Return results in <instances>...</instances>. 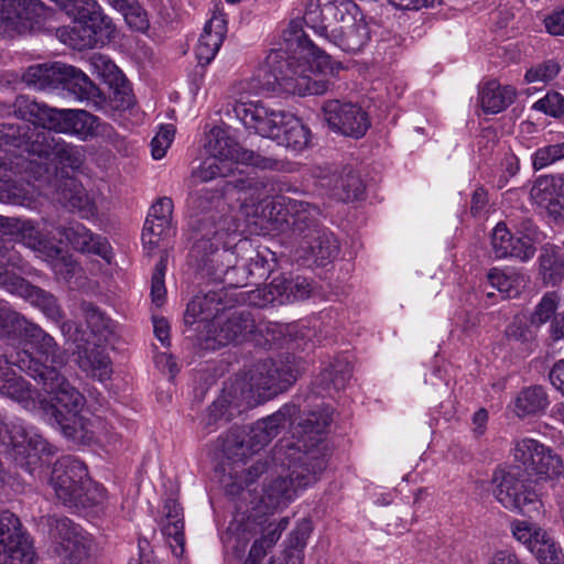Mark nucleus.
I'll list each match as a JSON object with an SVG mask.
<instances>
[{
  "label": "nucleus",
  "instance_id": "obj_44",
  "mask_svg": "<svg viewBox=\"0 0 564 564\" xmlns=\"http://www.w3.org/2000/svg\"><path fill=\"white\" fill-rule=\"evenodd\" d=\"M217 443L223 454L235 462L242 460L252 454L246 437V430L238 426L231 427L227 433L220 435Z\"/></svg>",
  "mask_w": 564,
  "mask_h": 564
},
{
  "label": "nucleus",
  "instance_id": "obj_61",
  "mask_svg": "<svg viewBox=\"0 0 564 564\" xmlns=\"http://www.w3.org/2000/svg\"><path fill=\"white\" fill-rule=\"evenodd\" d=\"M128 26L137 32H145L150 28V21L147 11L140 6L137 0H133L129 4V9L126 8L121 12Z\"/></svg>",
  "mask_w": 564,
  "mask_h": 564
},
{
  "label": "nucleus",
  "instance_id": "obj_11",
  "mask_svg": "<svg viewBox=\"0 0 564 564\" xmlns=\"http://www.w3.org/2000/svg\"><path fill=\"white\" fill-rule=\"evenodd\" d=\"M276 206L285 210V216L281 219L276 217L275 220L284 224L292 237L299 239L300 242L325 228L321 223L322 212L317 205L289 196H280L273 203L272 209H275ZM280 214L281 210L278 212V216Z\"/></svg>",
  "mask_w": 564,
  "mask_h": 564
},
{
  "label": "nucleus",
  "instance_id": "obj_18",
  "mask_svg": "<svg viewBox=\"0 0 564 564\" xmlns=\"http://www.w3.org/2000/svg\"><path fill=\"white\" fill-rule=\"evenodd\" d=\"M283 40L290 48L294 45H296V48H300V53L310 73H315L316 70L318 74L336 76L343 69L341 63L333 61L330 55L316 46L307 37L300 24L290 23L289 28L283 32Z\"/></svg>",
  "mask_w": 564,
  "mask_h": 564
},
{
  "label": "nucleus",
  "instance_id": "obj_34",
  "mask_svg": "<svg viewBox=\"0 0 564 564\" xmlns=\"http://www.w3.org/2000/svg\"><path fill=\"white\" fill-rule=\"evenodd\" d=\"M300 245L318 265L330 262L339 252L338 240L326 227L304 239Z\"/></svg>",
  "mask_w": 564,
  "mask_h": 564
},
{
  "label": "nucleus",
  "instance_id": "obj_58",
  "mask_svg": "<svg viewBox=\"0 0 564 564\" xmlns=\"http://www.w3.org/2000/svg\"><path fill=\"white\" fill-rule=\"evenodd\" d=\"M228 162L214 158L206 159L202 165L193 171L192 178L199 182H208L216 177H223L230 174Z\"/></svg>",
  "mask_w": 564,
  "mask_h": 564
},
{
  "label": "nucleus",
  "instance_id": "obj_28",
  "mask_svg": "<svg viewBox=\"0 0 564 564\" xmlns=\"http://www.w3.org/2000/svg\"><path fill=\"white\" fill-rule=\"evenodd\" d=\"M228 306L227 292L221 288L198 294L187 304L184 321L192 325L196 322L215 319Z\"/></svg>",
  "mask_w": 564,
  "mask_h": 564
},
{
  "label": "nucleus",
  "instance_id": "obj_3",
  "mask_svg": "<svg viewBox=\"0 0 564 564\" xmlns=\"http://www.w3.org/2000/svg\"><path fill=\"white\" fill-rule=\"evenodd\" d=\"M332 421L328 413L312 412L297 424L301 438L296 443L279 442L272 451L273 463L286 468L301 489L316 484L327 467L330 453L324 434Z\"/></svg>",
  "mask_w": 564,
  "mask_h": 564
},
{
  "label": "nucleus",
  "instance_id": "obj_14",
  "mask_svg": "<svg viewBox=\"0 0 564 564\" xmlns=\"http://www.w3.org/2000/svg\"><path fill=\"white\" fill-rule=\"evenodd\" d=\"M323 120L343 135L359 139L370 127L368 113L357 104L330 99L322 107Z\"/></svg>",
  "mask_w": 564,
  "mask_h": 564
},
{
  "label": "nucleus",
  "instance_id": "obj_45",
  "mask_svg": "<svg viewBox=\"0 0 564 564\" xmlns=\"http://www.w3.org/2000/svg\"><path fill=\"white\" fill-rule=\"evenodd\" d=\"M299 490L301 488L294 484V480L288 474L286 476H279L265 485L263 499L270 507L279 508L293 500Z\"/></svg>",
  "mask_w": 564,
  "mask_h": 564
},
{
  "label": "nucleus",
  "instance_id": "obj_40",
  "mask_svg": "<svg viewBox=\"0 0 564 564\" xmlns=\"http://www.w3.org/2000/svg\"><path fill=\"white\" fill-rule=\"evenodd\" d=\"M56 200L69 210H78L83 213H91L93 203L80 183L75 178H66L56 191Z\"/></svg>",
  "mask_w": 564,
  "mask_h": 564
},
{
  "label": "nucleus",
  "instance_id": "obj_35",
  "mask_svg": "<svg viewBox=\"0 0 564 564\" xmlns=\"http://www.w3.org/2000/svg\"><path fill=\"white\" fill-rule=\"evenodd\" d=\"M205 148L208 154L226 162L240 163L242 148L227 129L213 128L207 135Z\"/></svg>",
  "mask_w": 564,
  "mask_h": 564
},
{
  "label": "nucleus",
  "instance_id": "obj_27",
  "mask_svg": "<svg viewBox=\"0 0 564 564\" xmlns=\"http://www.w3.org/2000/svg\"><path fill=\"white\" fill-rule=\"evenodd\" d=\"M271 301L280 304L306 300L316 291V283L302 275L281 273L272 279L268 285Z\"/></svg>",
  "mask_w": 564,
  "mask_h": 564
},
{
  "label": "nucleus",
  "instance_id": "obj_63",
  "mask_svg": "<svg viewBox=\"0 0 564 564\" xmlns=\"http://www.w3.org/2000/svg\"><path fill=\"white\" fill-rule=\"evenodd\" d=\"M560 69L557 62L553 59L544 61L527 70L525 80L528 83H547L557 76Z\"/></svg>",
  "mask_w": 564,
  "mask_h": 564
},
{
  "label": "nucleus",
  "instance_id": "obj_56",
  "mask_svg": "<svg viewBox=\"0 0 564 564\" xmlns=\"http://www.w3.org/2000/svg\"><path fill=\"white\" fill-rule=\"evenodd\" d=\"M58 327L65 337V340L74 345V356L77 357L82 351H86L89 348L87 333L79 324L70 319H63L58 324Z\"/></svg>",
  "mask_w": 564,
  "mask_h": 564
},
{
  "label": "nucleus",
  "instance_id": "obj_22",
  "mask_svg": "<svg viewBox=\"0 0 564 564\" xmlns=\"http://www.w3.org/2000/svg\"><path fill=\"white\" fill-rule=\"evenodd\" d=\"M299 413L300 409L296 404L286 403L272 415L258 420L249 426L246 437L252 454L262 449L276 437L286 423L293 424Z\"/></svg>",
  "mask_w": 564,
  "mask_h": 564
},
{
  "label": "nucleus",
  "instance_id": "obj_39",
  "mask_svg": "<svg viewBox=\"0 0 564 564\" xmlns=\"http://www.w3.org/2000/svg\"><path fill=\"white\" fill-rule=\"evenodd\" d=\"M25 338L37 346L39 351L45 356L46 362H51V365H46L47 367H56L59 370L62 366L66 365V351L39 325L33 323Z\"/></svg>",
  "mask_w": 564,
  "mask_h": 564
},
{
  "label": "nucleus",
  "instance_id": "obj_15",
  "mask_svg": "<svg viewBox=\"0 0 564 564\" xmlns=\"http://www.w3.org/2000/svg\"><path fill=\"white\" fill-rule=\"evenodd\" d=\"M48 8L41 0H0V28L4 32H30L46 18Z\"/></svg>",
  "mask_w": 564,
  "mask_h": 564
},
{
  "label": "nucleus",
  "instance_id": "obj_5",
  "mask_svg": "<svg viewBox=\"0 0 564 564\" xmlns=\"http://www.w3.org/2000/svg\"><path fill=\"white\" fill-rule=\"evenodd\" d=\"M303 20L315 34L347 53L361 51L370 31L352 0H310Z\"/></svg>",
  "mask_w": 564,
  "mask_h": 564
},
{
  "label": "nucleus",
  "instance_id": "obj_25",
  "mask_svg": "<svg viewBox=\"0 0 564 564\" xmlns=\"http://www.w3.org/2000/svg\"><path fill=\"white\" fill-rule=\"evenodd\" d=\"M35 149L36 156L41 159H51L53 156L61 165L74 171L83 165L85 159L80 148L66 143L61 138H55L48 131L41 132L35 140Z\"/></svg>",
  "mask_w": 564,
  "mask_h": 564
},
{
  "label": "nucleus",
  "instance_id": "obj_52",
  "mask_svg": "<svg viewBox=\"0 0 564 564\" xmlns=\"http://www.w3.org/2000/svg\"><path fill=\"white\" fill-rule=\"evenodd\" d=\"M531 552L539 564H564V553L560 544L546 532L535 540Z\"/></svg>",
  "mask_w": 564,
  "mask_h": 564
},
{
  "label": "nucleus",
  "instance_id": "obj_54",
  "mask_svg": "<svg viewBox=\"0 0 564 564\" xmlns=\"http://www.w3.org/2000/svg\"><path fill=\"white\" fill-rule=\"evenodd\" d=\"M329 80L319 78L317 73L305 72L297 83L291 88V94L306 96V95H323L329 89Z\"/></svg>",
  "mask_w": 564,
  "mask_h": 564
},
{
  "label": "nucleus",
  "instance_id": "obj_21",
  "mask_svg": "<svg viewBox=\"0 0 564 564\" xmlns=\"http://www.w3.org/2000/svg\"><path fill=\"white\" fill-rule=\"evenodd\" d=\"M530 194L555 225H564V173L540 175Z\"/></svg>",
  "mask_w": 564,
  "mask_h": 564
},
{
  "label": "nucleus",
  "instance_id": "obj_26",
  "mask_svg": "<svg viewBox=\"0 0 564 564\" xmlns=\"http://www.w3.org/2000/svg\"><path fill=\"white\" fill-rule=\"evenodd\" d=\"M17 119H20L15 113ZM7 120L0 123V148L6 151H19L36 155L35 140L42 131L31 128L28 120Z\"/></svg>",
  "mask_w": 564,
  "mask_h": 564
},
{
  "label": "nucleus",
  "instance_id": "obj_12",
  "mask_svg": "<svg viewBox=\"0 0 564 564\" xmlns=\"http://www.w3.org/2000/svg\"><path fill=\"white\" fill-rule=\"evenodd\" d=\"M34 557L32 542L19 518L9 510L0 511V564H32Z\"/></svg>",
  "mask_w": 564,
  "mask_h": 564
},
{
  "label": "nucleus",
  "instance_id": "obj_19",
  "mask_svg": "<svg viewBox=\"0 0 564 564\" xmlns=\"http://www.w3.org/2000/svg\"><path fill=\"white\" fill-rule=\"evenodd\" d=\"M213 327L214 329L208 330L206 347L216 349L229 344L247 341L256 332V321L247 310L235 311Z\"/></svg>",
  "mask_w": 564,
  "mask_h": 564
},
{
  "label": "nucleus",
  "instance_id": "obj_41",
  "mask_svg": "<svg viewBox=\"0 0 564 564\" xmlns=\"http://www.w3.org/2000/svg\"><path fill=\"white\" fill-rule=\"evenodd\" d=\"M352 377V368L346 358H336L324 368L315 380V384L324 391L344 389Z\"/></svg>",
  "mask_w": 564,
  "mask_h": 564
},
{
  "label": "nucleus",
  "instance_id": "obj_53",
  "mask_svg": "<svg viewBox=\"0 0 564 564\" xmlns=\"http://www.w3.org/2000/svg\"><path fill=\"white\" fill-rule=\"evenodd\" d=\"M3 165L2 176H0V202L13 205H23L30 198L29 191L19 181L7 175V163Z\"/></svg>",
  "mask_w": 564,
  "mask_h": 564
},
{
  "label": "nucleus",
  "instance_id": "obj_6",
  "mask_svg": "<svg viewBox=\"0 0 564 564\" xmlns=\"http://www.w3.org/2000/svg\"><path fill=\"white\" fill-rule=\"evenodd\" d=\"M22 80L36 90H65L88 105L101 106L107 99L104 91L82 69L62 62L31 65L24 70Z\"/></svg>",
  "mask_w": 564,
  "mask_h": 564
},
{
  "label": "nucleus",
  "instance_id": "obj_64",
  "mask_svg": "<svg viewBox=\"0 0 564 564\" xmlns=\"http://www.w3.org/2000/svg\"><path fill=\"white\" fill-rule=\"evenodd\" d=\"M533 109L553 118H561L564 116V96L557 91H549L533 105Z\"/></svg>",
  "mask_w": 564,
  "mask_h": 564
},
{
  "label": "nucleus",
  "instance_id": "obj_23",
  "mask_svg": "<svg viewBox=\"0 0 564 564\" xmlns=\"http://www.w3.org/2000/svg\"><path fill=\"white\" fill-rule=\"evenodd\" d=\"M235 112L246 129L272 140L281 132L286 115L283 111L270 110L260 102L239 104L235 107Z\"/></svg>",
  "mask_w": 564,
  "mask_h": 564
},
{
  "label": "nucleus",
  "instance_id": "obj_7",
  "mask_svg": "<svg viewBox=\"0 0 564 564\" xmlns=\"http://www.w3.org/2000/svg\"><path fill=\"white\" fill-rule=\"evenodd\" d=\"M13 113L48 132L73 134L84 141L94 138L98 127V117L86 110L57 109L24 95L15 98Z\"/></svg>",
  "mask_w": 564,
  "mask_h": 564
},
{
  "label": "nucleus",
  "instance_id": "obj_60",
  "mask_svg": "<svg viewBox=\"0 0 564 564\" xmlns=\"http://www.w3.org/2000/svg\"><path fill=\"white\" fill-rule=\"evenodd\" d=\"M237 164L238 163L236 162H228V165L230 166L231 171L230 174L228 173V175H224V189L226 192H245L247 189H251L256 184L254 178L250 177L243 171L239 170Z\"/></svg>",
  "mask_w": 564,
  "mask_h": 564
},
{
  "label": "nucleus",
  "instance_id": "obj_37",
  "mask_svg": "<svg viewBox=\"0 0 564 564\" xmlns=\"http://www.w3.org/2000/svg\"><path fill=\"white\" fill-rule=\"evenodd\" d=\"M324 180L327 181L324 185L328 186L333 196L340 202L357 200L364 194L362 180L351 169H344L340 174Z\"/></svg>",
  "mask_w": 564,
  "mask_h": 564
},
{
  "label": "nucleus",
  "instance_id": "obj_24",
  "mask_svg": "<svg viewBox=\"0 0 564 564\" xmlns=\"http://www.w3.org/2000/svg\"><path fill=\"white\" fill-rule=\"evenodd\" d=\"M22 273L18 272L8 284L6 291L19 295L34 307H37L46 318L58 325L65 317V313L57 297L48 291L31 284Z\"/></svg>",
  "mask_w": 564,
  "mask_h": 564
},
{
  "label": "nucleus",
  "instance_id": "obj_9",
  "mask_svg": "<svg viewBox=\"0 0 564 564\" xmlns=\"http://www.w3.org/2000/svg\"><path fill=\"white\" fill-rule=\"evenodd\" d=\"M226 219L219 213L192 214L189 218L193 246L189 256L198 268L208 267L224 236Z\"/></svg>",
  "mask_w": 564,
  "mask_h": 564
},
{
  "label": "nucleus",
  "instance_id": "obj_42",
  "mask_svg": "<svg viewBox=\"0 0 564 564\" xmlns=\"http://www.w3.org/2000/svg\"><path fill=\"white\" fill-rule=\"evenodd\" d=\"M76 364L87 376L97 378L100 381L109 379L112 372L109 356L104 349L98 347L82 351V354L76 357Z\"/></svg>",
  "mask_w": 564,
  "mask_h": 564
},
{
  "label": "nucleus",
  "instance_id": "obj_46",
  "mask_svg": "<svg viewBox=\"0 0 564 564\" xmlns=\"http://www.w3.org/2000/svg\"><path fill=\"white\" fill-rule=\"evenodd\" d=\"M28 262L13 247L9 248L0 238V288L7 289L18 272L26 273Z\"/></svg>",
  "mask_w": 564,
  "mask_h": 564
},
{
  "label": "nucleus",
  "instance_id": "obj_49",
  "mask_svg": "<svg viewBox=\"0 0 564 564\" xmlns=\"http://www.w3.org/2000/svg\"><path fill=\"white\" fill-rule=\"evenodd\" d=\"M549 405L547 394L542 386L523 389L516 401L517 414L525 416L544 411Z\"/></svg>",
  "mask_w": 564,
  "mask_h": 564
},
{
  "label": "nucleus",
  "instance_id": "obj_59",
  "mask_svg": "<svg viewBox=\"0 0 564 564\" xmlns=\"http://www.w3.org/2000/svg\"><path fill=\"white\" fill-rule=\"evenodd\" d=\"M564 159V141L539 148L532 154V167L540 171L560 160Z\"/></svg>",
  "mask_w": 564,
  "mask_h": 564
},
{
  "label": "nucleus",
  "instance_id": "obj_48",
  "mask_svg": "<svg viewBox=\"0 0 564 564\" xmlns=\"http://www.w3.org/2000/svg\"><path fill=\"white\" fill-rule=\"evenodd\" d=\"M32 322L7 305H0V336L6 338H25Z\"/></svg>",
  "mask_w": 564,
  "mask_h": 564
},
{
  "label": "nucleus",
  "instance_id": "obj_10",
  "mask_svg": "<svg viewBox=\"0 0 564 564\" xmlns=\"http://www.w3.org/2000/svg\"><path fill=\"white\" fill-rule=\"evenodd\" d=\"M0 443L12 448L17 465L30 475L56 453V447L45 438L40 435L28 436L22 426H13L12 430L6 427Z\"/></svg>",
  "mask_w": 564,
  "mask_h": 564
},
{
  "label": "nucleus",
  "instance_id": "obj_31",
  "mask_svg": "<svg viewBox=\"0 0 564 564\" xmlns=\"http://www.w3.org/2000/svg\"><path fill=\"white\" fill-rule=\"evenodd\" d=\"M227 33V20L224 14H214L205 24L196 46V57L200 64H209L217 54Z\"/></svg>",
  "mask_w": 564,
  "mask_h": 564
},
{
  "label": "nucleus",
  "instance_id": "obj_51",
  "mask_svg": "<svg viewBox=\"0 0 564 564\" xmlns=\"http://www.w3.org/2000/svg\"><path fill=\"white\" fill-rule=\"evenodd\" d=\"M174 230L172 228V221L153 220V218H147L142 231V242L144 248L148 250V254L161 247V242L166 240Z\"/></svg>",
  "mask_w": 564,
  "mask_h": 564
},
{
  "label": "nucleus",
  "instance_id": "obj_16",
  "mask_svg": "<svg viewBox=\"0 0 564 564\" xmlns=\"http://www.w3.org/2000/svg\"><path fill=\"white\" fill-rule=\"evenodd\" d=\"M74 13L83 32L82 46L104 45L115 37L116 25L96 0H83Z\"/></svg>",
  "mask_w": 564,
  "mask_h": 564
},
{
  "label": "nucleus",
  "instance_id": "obj_43",
  "mask_svg": "<svg viewBox=\"0 0 564 564\" xmlns=\"http://www.w3.org/2000/svg\"><path fill=\"white\" fill-rule=\"evenodd\" d=\"M0 394L17 401H25L31 398L30 384L18 376L0 356Z\"/></svg>",
  "mask_w": 564,
  "mask_h": 564
},
{
  "label": "nucleus",
  "instance_id": "obj_47",
  "mask_svg": "<svg viewBox=\"0 0 564 564\" xmlns=\"http://www.w3.org/2000/svg\"><path fill=\"white\" fill-rule=\"evenodd\" d=\"M271 144L269 141L261 142L257 150L242 148L240 163L251 165L261 170L282 171L285 162L274 158L270 153Z\"/></svg>",
  "mask_w": 564,
  "mask_h": 564
},
{
  "label": "nucleus",
  "instance_id": "obj_1",
  "mask_svg": "<svg viewBox=\"0 0 564 564\" xmlns=\"http://www.w3.org/2000/svg\"><path fill=\"white\" fill-rule=\"evenodd\" d=\"M299 375V361L291 354L257 361L240 378L225 384L220 395L208 408L206 425L228 423L246 409L286 391Z\"/></svg>",
  "mask_w": 564,
  "mask_h": 564
},
{
  "label": "nucleus",
  "instance_id": "obj_4",
  "mask_svg": "<svg viewBox=\"0 0 564 564\" xmlns=\"http://www.w3.org/2000/svg\"><path fill=\"white\" fill-rule=\"evenodd\" d=\"M547 448L535 440H521L516 443L513 449L514 462L520 465L495 470L494 495L505 508L529 518L541 513L543 507L540 499L541 489L533 487V480L530 477L533 476Z\"/></svg>",
  "mask_w": 564,
  "mask_h": 564
},
{
  "label": "nucleus",
  "instance_id": "obj_36",
  "mask_svg": "<svg viewBox=\"0 0 564 564\" xmlns=\"http://www.w3.org/2000/svg\"><path fill=\"white\" fill-rule=\"evenodd\" d=\"M311 137V130L299 118L286 113L281 132L276 133L274 140L279 145L301 152L310 145Z\"/></svg>",
  "mask_w": 564,
  "mask_h": 564
},
{
  "label": "nucleus",
  "instance_id": "obj_50",
  "mask_svg": "<svg viewBox=\"0 0 564 564\" xmlns=\"http://www.w3.org/2000/svg\"><path fill=\"white\" fill-rule=\"evenodd\" d=\"M80 310L91 333L107 340L113 334V322L94 303L83 301Z\"/></svg>",
  "mask_w": 564,
  "mask_h": 564
},
{
  "label": "nucleus",
  "instance_id": "obj_38",
  "mask_svg": "<svg viewBox=\"0 0 564 564\" xmlns=\"http://www.w3.org/2000/svg\"><path fill=\"white\" fill-rule=\"evenodd\" d=\"M516 97L512 86L500 85L497 80H490L480 88L479 101L486 113H499L510 106Z\"/></svg>",
  "mask_w": 564,
  "mask_h": 564
},
{
  "label": "nucleus",
  "instance_id": "obj_62",
  "mask_svg": "<svg viewBox=\"0 0 564 564\" xmlns=\"http://www.w3.org/2000/svg\"><path fill=\"white\" fill-rule=\"evenodd\" d=\"M558 297L556 293H546L540 303L536 305L533 314L531 315V324L536 327L546 323L554 316L557 308Z\"/></svg>",
  "mask_w": 564,
  "mask_h": 564
},
{
  "label": "nucleus",
  "instance_id": "obj_8",
  "mask_svg": "<svg viewBox=\"0 0 564 564\" xmlns=\"http://www.w3.org/2000/svg\"><path fill=\"white\" fill-rule=\"evenodd\" d=\"M50 482L57 500L68 508L87 509L106 499L105 488L95 484L84 463L72 456L55 462Z\"/></svg>",
  "mask_w": 564,
  "mask_h": 564
},
{
  "label": "nucleus",
  "instance_id": "obj_32",
  "mask_svg": "<svg viewBox=\"0 0 564 564\" xmlns=\"http://www.w3.org/2000/svg\"><path fill=\"white\" fill-rule=\"evenodd\" d=\"M538 275L544 285L556 286L564 281V251L561 247L545 243L538 258Z\"/></svg>",
  "mask_w": 564,
  "mask_h": 564
},
{
  "label": "nucleus",
  "instance_id": "obj_17",
  "mask_svg": "<svg viewBox=\"0 0 564 564\" xmlns=\"http://www.w3.org/2000/svg\"><path fill=\"white\" fill-rule=\"evenodd\" d=\"M50 535L58 544L59 556L78 564L88 556L89 547L82 530L70 519L56 514L46 518Z\"/></svg>",
  "mask_w": 564,
  "mask_h": 564
},
{
  "label": "nucleus",
  "instance_id": "obj_13",
  "mask_svg": "<svg viewBox=\"0 0 564 564\" xmlns=\"http://www.w3.org/2000/svg\"><path fill=\"white\" fill-rule=\"evenodd\" d=\"M285 43V48H278L270 52L264 62L263 72L268 76L267 84L278 85L281 89L291 94V88L297 79L307 72L306 63L294 45L292 48Z\"/></svg>",
  "mask_w": 564,
  "mask_h": 564
},
{
  "label": "nucleus",
  "instance_id": "obj_29",
  "mask_svg": "<svg viewBox=\"0 0 564 564\" xmlns=\"http://www.w3.org/2000/svg\"><path fill=\"white\" fill-rule=\"evenodd\" d=\"M57 230L75 250L95 253L102 259L109 260L111 248L108 240L101 236H95L84 225L74 223L69 226H62Z\"/></svg>",
  "mask_w": 564,
  "mask_h": 564
},
{
  "label": "nucleus",
  "instance_id": "obj_2",
  "mask_svg": "<svg viewBox=\"0 0 564 564\" xmlns=\"http://www.w3.org/2000/svg\"><path fill=\"white\" fill-rule=\"evenodd\" d=\"M18 367L43 386L51 395L44 412L52 425L59 427L65 437L75 444H85L93 438L89 421L80 414L86 404L85 397L61 373L56 367L34 359L26 352L17 361Z\"/></svg>",
  "mask_w": 564,
  "mask_h": 564
},
{
  "label": "nucleus",
  "instance_id": "obj_30",
  "mask_svg": "<svg viewBox=\"0 0 564 564\" xmlns=\"http://www.w3.org/2000/svg\"><path fill=\"white\" fill-rule=\"evenodd\" d=\"M492 252L496 258H514L522 262L529 261L535 253V248H531L530 242H523L519 237L513 236L506 224L499 223L491 235Z\"/></svg>",
  "mask_w": 564,
  "mask_h": 564
},
{
  "label": "nucleus",
  "instance_id": "obj_55",
  "mask_svg": "<svg viewBox=\"0 0 564 564\" xmlns=\"http://www.w3.org/2000/svg\"><path fill=\"white\" fill-rule=\"evenodd\" d=\"M563 473V460L561 456L555 454L550 447L547 448L543 459L536 466L533 476L536 480L533 481V487L538 488L540 480H553Z\"/></svg>",
  "mask_w": 564,
  "mask_h": 564
},
{
  "label": "nucleus",
  "instance_id": "obj_33",
  "mask_svg": "<svg viewBox=\"0 0 564 564\" xmlns=\"http://www.w3.org/2000/svg\"><path fill=\"white\" fill-rule=\"evenodd\" d=\"M271 268L267 259L259 252L249 259L248 263L235 264L225 272L228 283L235 288H242L249 283L257 284L258 280L269 276Z\"/></svg>",
  "mask_w": 564,
  "mask_h": 564
},
{
  "label": "nucleus",
  "instance_id": "obj_57",
  "mask_svg": "<svg viewBox=\"0 0 564 564\" xmlns=\"http://www.w3.org/2000/svg\"><path fill=\"white\" fill-rule=\"evenodd\" d=\"M169 253L166 248L160 251V260L154 267V271L151 279V296L152 301L156 305H161L165 299L166 289L164 283V276L166 271Z\"/></svg>",
  "mask_w": 564,
  "mask_h": 564
},
{
  "label": "nucleus",
  "instance_id": "obj_20",
  "mask_svg": "<svg viewBox=\"0 0 564 564\" xmlns=\"http://www.w3.org/2000/svg\"><path fill=\"white\" fill-rule=\"evenodd\" d=\"M89 65L93 74L108 85L111 94L109 98L115 107L126 110L134 105V96L123 73L119 67L106 55L94 53L89 57Z\"/></svg>",
  "mask_w": 564,
  "mask_h": 564
}]
</instances>
